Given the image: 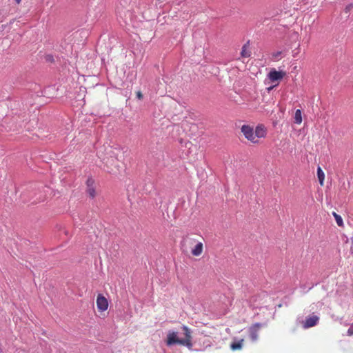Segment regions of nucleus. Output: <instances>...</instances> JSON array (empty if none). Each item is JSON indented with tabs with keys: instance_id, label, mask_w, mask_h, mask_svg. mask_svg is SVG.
<instances>
[{
	"instance_id": "obj_16",
	"label": "nucleus",
	"mask_w": 353,
	"mask_h": 353,
	"mask_svg": "<svg viewBox=\"0 0 353 353\" xmlns=\"http://www.w3.org/2000/svg\"><path fill=\"white\" fill-rule=\"evenodd\" d=\"M86 183H87V186H88V188H89V187H90V186H91V185H92V186H93L94 181H93L92 179H88L87 180Z\"/></svg>"
},
{
	"instance_id": "obj_9",
	"label": "nucleus",
	"mask_w": 353,
	"mask_h": 353,
	"mask_svg": "<svg viewBox=\"0 0 353 353\" xmlns=\"http://www.w3.org/2000/svg\"><path fill=\"white\" fill-rule=\"evenodd\" d=\"M317 176L319 179V183L321 186L324 185L325 174L321 167L317 168Z\"/></svg>"
},
{
	"instance_id": "obj_22",
	"label": "nucleus",
	"mask_w": 353,
	"mask_h": 353,
	"mask_svg": "<svg viewBox=\"0 0 353 353\" xmlns=\"http://www.w3.org/2000/svg\"><path fill=\"white\" fill-rule=\"evenodd\" d=\"M241 55L243 56V50L240 52Z\"/></svg>"
},
{
	"instance_id": "obj_15",
	"label": "nucleus",
	"mask_w": 353,
	"mask_h": 353,
	"mask_svg": "<svg viewBox=\"0 0 353 353\" xmlns=\"http://www.w3.org/2000/svg\"><path fill=\"white\" fill-rule=\"evenodd\" d=\"M347 335L348 336L353 335V324H352L351 326L347 330Z\"/></svg>"
},
{
	"instance_id": "obj_21",
	"label": "nucleus",
	"mask_w": 353,
	"mask_h": 353,
	"mask_svg": "<svg viewBox=\"0 0 353 353\" xmlns=\"http://www.w3.org/2000/svg\"><path fill=\"white\" fill-rule=\"evenodd\" d=\"M191 241H192V243H195V242H196V240H195V239H191Z\"/></svg>"
},
{
	"instance_id": "obj_18",
	"label": "nucleus",
	"mask_w": 353,
	"mask_h": 353,
	"mask_svg": "<svg viewBox=\"0 0 353 353\" xmlns=\"http://www.w3.org/2000/svg\"><path fill=\"white\" fill-rule=\"evenodd\" d=\"M352 246L350 248V252L353 256V236L351 237Z\"/></svg>"
},
{
	"instance_id": "obj_12",
	"label": "nucleus",
	"mask_w": 353,
	"mask_h": 353,
	"mask_svg": "<svg viewBox=\"0 0 353 353\" xmlns=\"http://www.w3.org/2000/svg\"><path fill=\"white\" fill-rule=\"evenodd\" d=\"M332 214H333L334 217L335 218L337 225L340 227L343 226V221L342 217L339 214H336L334 212Z\"/></svg>"
},
{
	"instance_id": "obj_7",
	"label": "nucleus",
	"mask_w": 353,
	"mask_h": 353,
	"mask_svg": "<svg viewBox=\"0 0 353 353\" xmlns=\"http://www.w3.org/2000/svg\"><path fill=\"white\" fill-rule=\"evenodd\" d=\"M262 325L261 323H255L249 329V336L252 341H256L258 338V332Z\"/></svg>"
},
{
	"instance_id": "obj_14",
	"label": "nucleus",
	"mask_w": 353,
	"mask_h": 353,
	"mask_svg": "<svg viewBox=\"0 0 353 353\" xmlns=\"http://www.w3.org/2000/svg\"><path fill=\"white\" fill-rule=\"evenodd\" d=\"M353 8V4L352 3H350L348 4L347 6H346V7L344 9V12L346 13V14H348L351 10Z\"/></svg>"
},
{
	"instance_id": "obj_13",
	"label": "nucleus",
	"mask_w": 353,
	"mask_h": 353,
	"mask_svg": "<svg viewBox=\"0 0 353 353\" xmlns=\"http://www.w3.org/2000/svg\"><path fill=\"white\" fill-rule=\"evenodd\" d=\"M87 192L91 198H94L96 196V191L94 186H90L87 188Z\"/></svg>"
},
{
	"instance_id": "obj_11",
	"label": "nucleus",
	"mask_w": 353,
	"mask_h": 353,
	"mask_svg": "<svg viewBox=\"0 0 353 353\" xmlns=\"http://www.w3.org/2000/svg\"><path fill=\"white\" fill-rule=\"evenodd\" d=\"M242 341L243 340H241L238 342H234V343H232L231 345H230V348L232 350H240L242 347Z\"/></svg>"
},
{
	"instance_id": "obj_8",
	"label": "nucleus",
	"mask_w": 353,
	"mask_h": 353,
	"mask_svg": "<svg viewBox=\"0 0 353 353\" xmlns=\"http://www.w3.org/2000/svg\"><path fill=\"white\" fill-rule=\"evenodd\" d=\"M203 251V244L202 242H198L194 248H192L191 253L194 256H200Z\"/></svg>"
},
{
	"instance_id": "obj_5",
	"label": "nucleus",
	"mask_w": 353,
	"mask_h": 353,
	"mask_svg": "<svg viewBox=\"0 0 353 353\" xmlns=\"http://www.w3.org/2000/svg\"><path fill=\"white\" fill-rule=\"evenodd\" d=\"M96 303L97 309L99 312H104L108 310V301L101 294H98Z\"/></svg>"
},
{
	"instance_id": "obj_17",
	"label": "nucleus",
	"mask_w": 353,
	"mask_h": 353,
	"mask_svg": "<svg viewBox=\"0 0 353 353\" xmlns=\"http://www.w3.org/2000/svg\"><path fill=\"white\" fill-rule=\"evenodd\" d=\"M137 97L140 100L143 99V94H142V93L140 91H138L137 92Z\"/></svg>"
},
{
	"instance_id": "obj_1",
	"label": "nucleus",
	"mask_w": 353,
	"mask_h": 353,
	"mask_svg": "<svg viewBox=\"0 0 353 353\" xmlns=\"http://www.w3.org/2000/svg\"><path fill=\"white\" fill-rule=\"evenodd\" d=\"M182 329L184 331L185 338L179 339L177 332L173 331L169 332L167 335V345L171 346L174 344H179L188 347H192V336L190 329L185 325H183Z\"/></svg>"
},
{
	"instance_id": "obj_3",
	"label": "nucleus",
	"mask_w": 353,
	"mask_h": 353,
	"mask_svg": "<svg viewBox=\"0 0 353 353\" xmlns=\"http://www.w3.org/2000/svg\"><path fill=\"white\" fill-rule=\"evenodd\" d=\"M119 150L117 149L111 150L108 156L104 159L105 165L109 173H115L119 171L120 165L118 158Z\"/></svg>"
},
{
	"instance_id": "obj_4",
	"label": "nucleus",
	"mask_w": 353,
	"mask_h": 353,
	"mask_svg": "<svg viewBox=\"0 0 353 353\" xmlns=\"http://www.w3.org/2000/svg\"><path fill=\"white\" fill-rule=\"evenodd\" d=\"M319 321V317L317 315L309 316L302 322L303 327L307 329L314 327L318 324Z\"/></svg>"
},
{
	"instance_id": "obj_6",
	"label": "nucleus",
	"mask_w": 353,
	"mask_h": 353,
	"mask_svg": "<svg viewBox=\"0 0 353 353\" xmlns=\"http://www.w3.org/2000/svg\"><path fill=\"white\" fill-rule=\"evenodd\" d=\"M285 75V72L272 70L268 74V77L272 82H274L276 81L282 79Z\"/></svg>"
},
{
	"instance_id": "obj_20",
	"label": "nucleus",
	"mask_w": 353,
	"mask_h": 353,
	"mask_svg": "<svg viewBox=\"0 0 353 353\" xmlns=\"http://www.w3.org/2000/svg\"><path fill=\"white\" fill-rule=\"evenodd\" d=\"M14 1H16V3H18V4H19V3H21V0H14Z\"/></svg>"
},
{
	"instance_id": "obj_19",
	"label": "nucleus",
	"mask_w": 353,
	"mask_h": 353,
	"mask_svg": "<svg viewBox=\"0 0 353 353\" xmlns=\"http://www.w3.org/2000/svg\"><path fill=\"white\" fill-rule=\"evenodd\" d=\"M250 52H247L246 50L244 49V54H243L244 57H250Z\"/></svg>"
},
{
	"instance_id": "obj_2",
	"label": "nucleus",
	"mask_w": 353,
	"mask_h": 353,
	"mask_svg": "<svg viewBox=\"0 0 353 353\" xmlns=\"http://www.w3.org/2000/svg\"><path fill=\"white\" fill-rule=\"evenodd\" d=\"M267 135V128L263 124L258 125L255 130L250 126L244 125V137L252 143L259 144L260 139H264Z\"/></svg>"
},
{
	"instance_id": "obj_10",
	"label": "nucleus",
	"mask_w": 353,
	"mask_h": 353,
	"mask_svg": "<svg viewBox=\"0 0 353 353\" xmlns=\"http://www.w3.org/2000/svg\"><path fill=\"white\" fill-rule=\"evenodd\" d=\"M294 122L297 124H301L302 122L301 111L299 109L295 112Z\"/></svg>"
}]
</instances>
